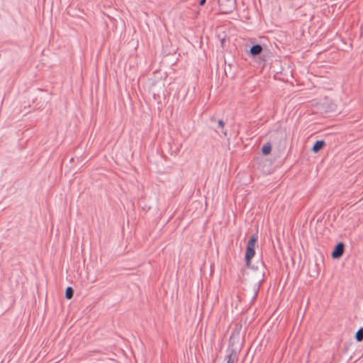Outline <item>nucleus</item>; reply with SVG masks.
Listing matches in <instances>:
<instances>
[{"label": "nucleus", "mask_w": 363, "mask_h": 363, "mask_svg": "<svg viewBox=\"0 0 363 363\" xmlns=\"http://www.w3.org/2000/svg\"><path fill=\"white\" fill-rule=\"evenodd\" d=\"M258 236L257 234H254L251 235L247 241V247H246V251H245V260L246 266L248 268H252L253 269L257 270L258 266L254 267L251 266V260L253 258V257L255 255V244L257 241Z\"/></svg>", "instance_id": "f257e3e1"}, {"label": "nucleus", "mask_w": 363, "mask_h": 363, "mask_svg": "<svg viewBox=\"0 0 363 363\" xmlns=\"http://www.w3.org/2000/svg\"><path fill=\"white\" fill-rule=\"evenodd\" d=\"M219 9L222 13H232L236 7L235 0H218Z\"/></svg>", "instance_id": "f03ea898"}, {"label": "nucleus", "mask_w": 363, "mask_h": 363, "mask_svg": "<svg viewBox=\"0 0 363 363\" xmlns=\"http://www.w3.org/2000/svg\"><path fill=\"white\" fill-rule=\"evenodd\" d=\"M345 250V244L342 242H340L335 245L332 252L331 256L333 259L340 258Z\"/></svg>", "instance_id": "7ed1b4c3"}, {"label": "nucleus", "mask_w": 363, "mask_h": 363, "mask_svg": "<svg viewBox=\"0 0 363 363\" xmlns=\"http://www.w3.org/2000/svg\"><path fill=\"white\" fill-rule=\"evenodd\" d=\"M263 50V48L260 44H255L250 48L249 53L252 57H256L261 54Z\"/></svg>", "instance_id": "20e7f679"}, {"label": "nucleus", "mask_w": 363, "mask_h": 363, "mask_svg": "<svg viewBox=\"0 0 363 363\" xmlns=\"http://www.w3.org/2000/svg\"><path fill=\"white\" fill-rule=\"evenodd\" d=\"M325 146V142L323 140H318L315 142V143L313 144V145L311 148V150L313 152L317 153L319 151H320Z\"/></svg>", "instance_id": "39448f33"}, {"label": "nucleus", "mask_w": 363, "mask_h": 363, "mask_svg": "<svg viewBox=\"0 0 363 363\" xmlns=\"http://www.w3.org/2000/svg\"><path fill=\"white\" fill-rule=\"evenodd\" d=\"M272 151V145L270 143H267L262 147V153L264 155H268Z\"/></svg>", "instance_id": "423d86ee"}, {"label": "nucleus", "mask_w": 363, "mask_h": 363, "mask_svg": "<svg viewBox=\"0 0 363 363\" xmlns=\"http://www.w3.org/2000/svg\"><path fill=\"white\" fill-rule=\"evenodd\" d=\"M74 296V289L71 286H67L65 290V298L71 299Z\"/></svg>", "instance_id": "0eeeda50"}, {"label": "nucleus", "mask_w": 363, "mask_h": 363, "mask_svg": "<svg viewBox=\"0 0 363 363\" xmlns=\"http://www.w3.org/2000/svg\"><path fill=\"white\" fill-rule=\"evenodd\" d=\"M355 340L357 342L363 341V328H359V330L356 332Z\"/></svg>", "instance_id": "6e6552de"}, {"label": "nucleus", "mask_w": 363, "mask_h": 363, "mask_svg": "<svg viewBox=\"0 0 363 363\" xmlns=\"http://www.w3.org/2000/svg\"><path fill=\"white\" fill-rule=\"evenodd\" d=\"M217 123H218L217 128H221L222 133L223 134V135L225 137H227V135H228L227 130L223 129V127L225 125L224 121L223 120H218Z\"/></svg>", "instance_id": "1a4fd4ad"}, {"label": "nucleus", "mask_w": 363, "mask_h": 363, "mask_svg": "<svg viewBox=\"0 0 363 363\" xmlns=\"http://www.w3.org/2000/svg\"><path fill=\"white\" fill-rule=\"evenodd\" d=\"M237 357L236 351L234 349H232L229 354L227 355L226 358L230 357V359H233V360H235Z\"/></svg>", "instance_id": "9d476101"}, {"label": "nucleus", "mask_w": 363, "mask_h": 363, "mask_svg": "<svg viewBox=\"0 0 363 363\" xmlns=\"http://www.w3.org/2000/svg\"><path fill=\"white\" fill-rule=\"evenodd\" d=\"M226 359H227L226 363H234L235 362V360H233V359H230V357L226 358Z\"/></svg>", "instance_id": "9b49d317"}, {"label": "nucleus", "mask_w": 363, "mask_h": 363, "mask_svg": "<svg viewBox=\"0 0 363 363\" xmlns=\"http://www.w3.org/2000/svg\"><path fill=\"white\" fill-rule=\"evenodd\" d=\"M206 2V0H200L199 1V5L200 6H203Z\"/></svg>", "instance_id": "f8f14e48"}, {"label": "nucleus", "mask_w": 363, "mask_h": 363, "mask_svg": "<svg viewBox=\"0 0 363 363\" xmlns=\"http://www.w3.org/2000/svg\"><path fill=\"white\" fill-rule=\"evenodd\" d=\"M225 41V40L224 38L221 40L220 43H221L222 46L224 45Z\"/></svg>", "instance_id": "ddd939ff"}, {"label": "nucleus", "mask_w": 363, "mask_h": 363, "mask_svg": "<svg viewBox=\"0 0 363 363\" xmlns=\"http://www.w3.org/2000/svg\"><path fill=\"white\" fill-rule=\"evenodd\" d=\"M211 121H214V122H216V120H215V118H211Z\"/></svg>", "instance_id": "4468645a"}, {"label": "nucleus", "mask_w": 363, "mask_h": 363, "mask_svg": "<svg viewBox=\"0 0 363 363\" xmlns=\"http://www.w3.org/2000/svg\"><path fill=\"white\" fill-rule=\"evenodd\" d=\"M257 295V291L255 294V296H254L253 298H255Z\"/></svg>", "instance_id": "2eb2a0df"}, {"label": "nucleus", "mask_w": 363, "mask_h": 363, "mask_svg": "<svg viewBox=\"0 0 363 363\" xmlns=\"http://www.w3.org/2000/svg\"><path fill=\"white\" fill-rule=\"evenodd\" d=\"M261 265H262V266H264V263H263V262H261Z\"/></svg>", "instance_id": "dca6fc26"}, {"label": "nucleus", "mask_w": 363, "mask_h": 363, "mask_svg": "<svg viewBox=\"0 0 363 363\" xmlns=\"http://www.w3.org/2000/svg\"><path fill=\"white\" fill-rule=\"evenodd\" d=\"M74 160V158H71L70 159V162L73 161Z\"/></svg>", "instance_id": "f3484780"}]
</instances>
